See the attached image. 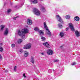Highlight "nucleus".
I'll list each match as a JSON object with an SVG mask.
<instances>
[{
  "instance_id": "obj_6",
  "label": "nucleus",
  "mask_w": 80,
  "mask_h": 80,
  "mask_svg": "<svg viewBox=\"0 0 80 80\" xmlns=\"http://www.w3.org/2000/svg\"><path fill=\"white\" fill-rule=\"evenodd\" d=\"M47 53L48 55H53V51L51 49H48L47 50Z\"/></svg>"
},
{
  "instance_id": "obj_10",
  "label": "nucleus",
  "mask_w": 80,
  "mask_h": 80,
  "mask_svg": "<svg viewBox=\"0 0 80 80\" xmlns=\"http://www.w3.org/2000/svg\"><path fill=\"white\" fill-rule=\"evenodd\" d=\"M44 45H45L46 47H47L48 48H50V46L48 43V42H46L45 43H43Z\"/></svg>"
},
{
  "instance_id": "obj_3",
  "label": "nucleus",
  "mask_w": 80,
  "mask_h": 80,
  "mask_svg": "<svg viewBox=\"0 0 80 80\" xmlns=\"http://www.w3.org/2000/svg\"><path fill=\"white\" fill-rule=\"evenodd\" d=\"M33 12L36 15H40V12L38 9L34 8L33 9Z\"/></svg>"
},
{
  "instance_id": "obj_36",
  "label": "nucleus",
  "mask_w": 80,
  "mask_h": 80,
  "mask_svg": "<svg viewBox=\"0 0 80 80\" xmlns=\"http://www.w3.org/2000/svg\"><path fill=\"white\" fill-rule=\"evenodd\" d=\"M41 55H44V54L43 53H41Z\"/></svg>"
},
{
  "instance_id": "obj_40",
  "label": "nucleus",
  "mask_w": 80,
  "mask_h": 80,
  "mask_svg": "<svg viewBox=\"0 0 80 80\" xmlns=\"http://www.w3.org/2000/svg\"><path fill=\"white\" fill-rule=\"evenodd\" d=\"M41 0L42 1V0Z\"/></svg>"
},
{
  "instance_id": "obj_7",
  "label": "nucleus",
  "mask_w": 80,
  "mask_h": 80,
  "mask_svg": "<svg viewBox=\"0 0 80 80\" xmlns=\"http://www.w3.org/2000/svg\"><path fill=\"white\" fill-rule=\"evenodd\" d=\"M31 46H32V44H28L24 46L23 48L24 49L30 48L31 47Z\"/></svg>"
},
{
  "instance_id": "obj_4",
  "label": "nucleus",
  "mask_w": 80,
  "mask_h": 80,
  "mask_svg": "<svg viewBox=\"0 0 80 80\" xmlns=\"http://www.w3.org/2000/svg\"><path fill=\"white\" fill-rule=\"evenodd\" d=\"M35 31H37L39 33L40 36H41V35H43V30H39V29L38 28H34Z\"/></svg>"
},
{
  "instance_id": "obj_27",
  "label": "nucleus",
  "mask_w": 80,
  "mask_h": 80,
  "mask_svg": "<svg viewBox=\"0 0 80 80\" xmlns=\"http://www.w3.org/2000/svg\"><path fill=\"white\" fill-rule=\"evenodd\" d=\"M3 50V48L2 47H0V52H2Z\"/></svg>"
},
{
  "instance_id": "obj_8",
  "label": "nucleus",
  "mask_w": 80,
  "mask_h": 80,
  "mask_svg": "<svg viewBox=\"0 0 80 80\" xmlns=\"http://www.w3.org/2000/svg\"><path fill=\"white\" fill-rule=\"evenodd\" d=\"M69 27H70L71 30L72 31H75V29H74V28H73V26L72 23H70L69 24Z\"/></svg>"
},
{
  "instance_id": "obj_11",
  "label": "nucleus",
  "mask_w": 80,
  "mask_h": 80,
  "mask_svg": "<svg viewBox=\"0 0 80 80\" xmlns=\"http://www.w3.org/2000/svg\"><path fill=\"white\" fill-rule=\"evenodd\" d=\"M27 23L28 25H32V21L30 19H28L27 20Z\"/></svg>"
},
{
  "instance_id": "obj_30",
  "label": "nucleus",
  "mask_w": 80,
  "mask_h": 80,
  "mask_svg": "<svg viewBox=\"0 0 80 80\" xmlns=\"http://www.w3.org/2000/svg\"><path fill=\"white\" fill-rule=\"evenodd\" d=\"M75 64H76V62H74L72 63L71 65H75Z\"/></svg>"
},
{
  "instance_id": "obj_12",
  "label": "nucleus",
  "mask_w": 80,
  "mask_h": 80,
  "mask_svg": "<svg viewBox=\"0 0 80 80\" xmlns=\"http://www.w3.org/2000/svg\"><path fill=\"white\" fill-rule=\"evenodd\" d=\"M8 28H7L6 29L5 31L4 32V35H6V36L8 35Z\"/></svg>"
},
{
  "instance_id": "obj_19",
  "label": "nucleus",
  "mask_w": 80,
  "mask_h": 80,
  "mask_svg": "<svg viewBox=\"0 0 80 80\" xmlns=\"http://www.w3.org/2000/svg\"><path fill=\"white\" fill-rule=\"evenodd\" d=\"M31 62L32 63H34V61L33 60V58H32L31 59Z\"/></svg>"
},
{
  "instance_id": "obj_34",
  "label": "nucleus",
  "mask_w": 80,
  "mask_h": 80,
  "mask_svg": "<svg viewBox=\"0 0 80 80\" xmlns=\"http://www.w3.org/2000/svg\"><path fill=\"white\" fill-rule=\"evenodd\" d=\"M18 17H15L14 18H13V19L14 20H16V18H18Z\"/></svg>"
},
{
  "instance_id": "obj_23",
  "label": "nucleus",
  "mask_w": 80,
  "mask_h": 80,
  "mask_svg": "<svg viewBox=\"0 0 80 80\" xmlns=\"http://www.w3.org/2000/svg\"><path fill=\"white\" fill-rule=\"evenodd\" d=\"M58 26L60 28H62V27H63V26H62V24H58Z\"/></svg>"
},
{
  "instance_id": "obj_33",
  "label": "nucleus",
  "mask_w": 80,
  "mask_h": 80,
  "mask_svg": "<svg viewBox=\"0 0 80 80\" xmlns=\"http://www.w3.org/2000/svg\"><path fill=\"white\" fill-rule=\"evenodd\" d=\"M23 75L24 78H26L27 77V76H25V73H23Z\"/></svg>"
},
{
  "instance_id": "obj_25",
  "label": "nucleus",
  "mask_w": 80,
  "mask_h": 80,
  "mask_svg": "<svg viewBox=\"0 0 80 80\" xmlns=\"http://www.w3.org/2000/svg\"><path fill=\"white\" fill-rule=\"evenodd\" d=\"M48 72L49 73H52V69H49L48 70Z\"/></svg>"
},
{
  "instance_id": "obj_31",
  "label": "nucleus",
  "mask_w": 80,
  "mask_h": 80,
  "mask_svg": "<svg viewBox=\"0 0 80 80\" xmlns=\"http://www.w3.org/2000/svg\"><path fill=\"white\" fill-rule=\"evenodd\" d=\"M11 9H9L8 10V13H10V12H11Z\"/></svg>"
},
{
  "instance_id": "obj_22",
  "label": "nucleus",
  "mask_w": 80,
  "mask_h": 80,
  "mask_svg": "<svg viewBox=\"0 0 80 80\" xmlns=\"http://www.w3.org/2000/svg\"><path fill=\"white\" fill-rule=\"evenodd\" d=\"M65 18L66 19H69V18H70V16L67 15L65 16Z\"/></svg>"
},
{
  "instance_id": "obj_14",
  "label": "nucleus",
  "mask_w": 80,
  "mask_h": 80,
  "mask_svg": "<svg viewBox=\"0 0 80 80\" xmlns=\"http://www.w3.org/2000/svg\"><path fill=\"white\" fill-rule=\"evenodd\" d=\"M76 36L77 37H80V32L78 31H76L75 32Z\"/></svg>"
},
{
  "instance_id": "obj_38",
  "label": "nucleus",
  "mask_w": 80,
  "mask_h": 80,
  "mask_svg": "<svg viewBox=\"0 0 80 80\" xmlns=\"http://www.w3.org/2000/svg\"><path fill=\"white\" fill-rule=\"evenodd\" d=\"M8 72V70H5V72Z\"/></svg>"
},
{
  "instance_id": "obj_35",
  "label": "nucleus",
  "mask_w": 80,
  "mask_h": 80,
  "mask_svg": "<svg viewBox=\"0 0 80 80\" xmlns=\"http://www.w3.org/2000/svg\"><path fill=\"white\" fill-rule=\"evenodd\" d=\"M68 28H67L66 29V31H67V30H68Z\"/></svg>"
},
{
  "instance_id": "obj_37",
  "label": "nucleus",
  "mask_w": 80,
  "mask_h": 80,
  "mask_svg": "<svg viewBox=\"0 0 80 80\" xmlns=\"http://www.w3.org/2000/svg\"><path fill=\"white\" fill-rule=\"evenodd\" d=\"M0 58H2V55L0 54Z\"/></svg>"
},
{
  "instance_id": "obj_1",
  "label": "nucleus",
  "mask_w": 80,
  "mask_h": 80,
  "mask_svg": "<svg viewBox=\"0 0 80 80\" xmlns=\"http://www.w3.org/2000/svg\"><path fill=\"white\" fill-rule=\"evenodd\" d=\"M44 28L46 29V31L48 36V37H51L52 36V33H51L50 31L48 29V27H47V24L45 22H44Z\"/></svg>"
},
{
  "instance_id": "obj_5",
  "label": "nucleus",
  "mask_w": 80,
  "mask_h": 80,
  "mask_svg": "<svg viewBox=\"0 0 80 80\" xmlns=\"http://www.w3.org/2000/svg\"><path fill=\"white\" fill-rule=\"evenodd\" d=\"M56 17L57 20L61 23H63V20L61 18V17L59 15H56Z\"/></svg>"
},
{
  "instance_id": "obj_16",
  "label": "nucleus",
  "mask_w": 80,
  "mask_h": 80,
  "mask_svg": "<svg viewBox=\"0 0 80 80\" xmlns=\"http://www.w3.org/2000/svg\"><path fill=\"white\" fill-rule=\"evenodd\" d=\"M1 29L0 30L1 31H2L3 30V28H5V25H2L1 27Z\"/></svg>"
},
{
  "instance_id": "obj_29",
  "label": "nucleus",
  "mask_w": 80,
  "mask_h": 80,
  "mask_svg": "<svg viewBox=\"0 0 80 80\" xmlns=\"http://www.w3.org/2000/svg\"><path fill=\"white\" fill-rule=\"evenodd\" d=\"M16 70H17V67L15 66L14 68V72H16Z\"/></svg>"
},
{
  "instance_id": "obj_15",
  "label": "nucleus",
  "mask_w": 80,
  "mask_h": 80,
  "mask_svg": "<svg viewBox=\"0 0 80 80\" xmlns=\"http://www.w3.org/2000/svg\"><path fill=\"white\" fill-rule=\"evenodd\" d=\"M24 55L25 57H27L28 55V52L27 51H25Z\"/></svg>"
},
{
  "instance_id": "obj_24",
  "label": "nucleus",
  "mask_w": 80,
  "mask_h": 80,
  "mask_svg": "<svg viewBox=\"0 0 80 80\" xmlns=\"http://www.w3.org/2000/svg\"><path fill=\"white\" fill-rule=\"evenodd\" d=\"M32 3H37L38 2L37 0H35L32 1Z\"/></svg>"
},
{
  "instance_id": "obj_13",
  "label": "nucleus",
  "mask_w": 80,
  "mask_h": 80,
  "mask_svg": "<svg viewBox=\"0 0 80 80\" xmlns=\"http://www.w3.org/2000/svg\"><path fill=\"white\" fill-rule=\"evenodd\" d=\"M64 35H65V33L63 32H61L59 34V35L61 37H63Z\"/></svg>"
},
{
  "instance_id": "obj_20",
  "label": "nucleus",
  "mask_w": 80,
  "mask_h": 80,
  "mask_svg": "<svg viewBox=\"0 0 80 80\" xmlns=\"http://www.w3.org/2000/svg\"><path fill=\"white\" fill-rule=\"evenodd\" d=\"M41 38L42 41H45V40H46V38L43 37H41Z\"/></svg>"
},
{
  "instance_id": "obj_26",
  "label": "nucleus",
  "mask_w": 80,
  "mask_h": 80,
  "mask_svg": "<svg viewBox=\"0 0 80 80\" xmlns=\"http://www.w3.org/2000/svg\"><path fill=\"white\" fill-rule=\"evenodd\" d=\"M11 47H12V48H13V47H15V44H12Z\"/></svg>"
},
{
  "instance_id": "obj_17",
  "label": "nucleus",
  "mask_w": 80,
  "mask_h": 80,
  "mask_svg": "<svg viewBox=\"0 0 80 80\" xmlns=\"http://www.w3.org/2000/svg\"><path fill=\"white\" fill-rule=\"evenodd\" d=\"M75 20L76 21H78L79 20V17H76L75 18Z\"/></svg>"
},
{
  "instance_id": "obj_18",
  "label": "nucleus",
  "mask_w": 80,
  "mask_h": 80,
  "mask_svg": "<svg viewBox=\"0 0 80 80\" xmlns=\"http://www.w3.org/2000/svg\"><path fill=\"white\" fill-rule=\"evenodd\" d=\"M41 10H42L43 12H45L46 10L45 9V8L44 7H42L41 9Z\"/></svg>"
},
{
  "instance_id": "obj_39",
  "label": "nucleus",
  "mask_w": 80,
  "mask_h": 80,
  "mask_svg": "<svg viewBox=\"0 0 80 80\" xmlns=\"http://www.w3.org/2000/svg\"><path fill=\"white\" fill-rule=\"evenodd\" d=\"M53 72H54L55 71V70L54 69H53Z\"/></svg>"
},
{
  "instance_id": "obj_9",
  "label": "nucleus",
  "mask_w": 80,
  "mask_h": 80,
  "mask_svg": "<svg viewBox=\"0 0 80 80\" xmlns=\"http://www.w3.org/2000/svg\"><path fill=\"white\" fill-rule=\"evenodd\" d=\"M22 32H23V33H28V30L27 29L24 28L23 29H22Z\"/></svg>"
},
{
  "instance_id": "obj_28",
  "label": "nucleus",
  "mask_w": 80,
  "mask_h": 80,
  "mask_svg": "<svg viewBox=\"0 0 80 80\" xmlns=\"http://www.w3.org/2000/svg\"><path fill=\"white\" fill-rule=\"evenodd\" d=\"M59 60L58 59H56L54 60V62H58Z\"/></svg>"
},
{
  "instance_id": "obj_2",
  "label": "nucleus",
  "mask_w": 80,
  "mask_h": 80,
  "mask_svg": "<svg viewBox=\"0 0 80 80\" xmlns=\"http://www.w3.org/2000/svg\"><path fill=\"white\" fill-rule=\"evenodd\" d=\"M22 31V30L21 31L20 30H17V33L18 35H19V36L21 37L22 38H25V33H24Z\"/></svg>"
},
{
  "instance_id": "obj_32",
  "label": "nucleus",
  "mask_w": 80,
  "mask_h": 80,
  "mask_svg": "<svg viewBox=\"0 0 80 80\" xmlns=\"http://www.w3.org/2000/svg\"><path fill=\"white\" fill-rule=\"evenodd\" d=\"M20 52L21 53H22L23 52V49H20Z\"/></svg>"
},
{
  "instance_id": "obj_21",
  "label": "nucleus",
  "mask_w": 80,
  "mask_h": 80,
  "mask_svg": "<svg viewBox=\"0 0 80 80\" xmlns=\"http://www.w3.org/2000/svg\"><path fill=\"white\" fill-rule=\"evenodd\" d=\"M18 43H20L21 42H22V39H20L18 41Z\"/></svg>"
}]
</instances>
